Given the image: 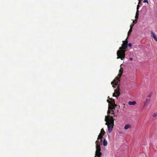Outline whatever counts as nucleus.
Returning <instances> with one entry per match:
<instances>
[{
	"label": "nucleus",
	"mask_w": 157,
	"mask_h": 157,
	"mask_svg": "<svg viewBox=\"0 0 157 157\" xmlns=\"http://www.w3.org/2000/svg\"><path fill=\"white\" fill-rule=\"evenodd\" d=\"M108 116H105V121L106 122L105 124L107 125L108 132L110 133L112 131L114 125V121L115 119H113V117L117 116L114 113L113 110H108L107 111Z\"/></svg>",
	"instance_id": "nucleus-1"
},
{
	"label": "nucleus",
	"mask_w": 157,
	"mask_h": 157,
	"mask_svg": "<svg viewBox=\"0 0 157 157\" xmlns=\"http://www.w3.org/2000/svg\"><path fill=\"white\" fill-rule=\"evenodd\" d=\"M124 41H123L122 46L119 48V49L117 52V59L120 58L122 60H123L125 57V52L128 48V41L127 38Z\"/></svg>",
	"instance_id": "nucleus-2"
},
{
	"label": "nucleus",
	"mask_w": 157,
	"mask_h": 157,
	"mask_svg": "<svg viewBox=\"0 0 157 157\" xmlns=\"http://www.w3.org/2000/svg\"><path fill=\"white\" fill-rule=\"evenodd\" d=\"M121 68L119 70V73L118 75V77H116L111 82V84L112 85V86L114 88H115V85L117 86L118 83L120 82V78L122 75L123 70V68L121 67Z\"/></svg>",
	"instance_id": "nucleus-3"
},
{
	"label": "nucleus",
	"mask_w": 157,
	"mask_h": 157,
	"mask_svg": "<svg viewBox=\"0 0 157 157\" xmlns=\"http://www.w3.org/2000/svg\"><path fill=\"white\" fill-rule=\"evenodd\" d=\"M107 101L109 103L108 110L114 109L117 106V105L115 104V101L113 99H111V101L107 100Z\"/></svg>",
	"instance_id": "nucleus-4"
},
{
	"label": "nucleus",
	"mask_w": 157,
	"mask_h": 157,
	"mask_svg": "<svg viewBox=\"0 0 157 157\" xmlns=\"http://www.w3.org/2000/svg\"><path fill=\"white\" fill-rule=\"evenodd\" d=\"M96 151L95 152H100L101 150L100 145L102 144L101 142L97 140L96 142Z\"/></svg>",
	"instance_id": "nucleus-5"
},
{
	"label": "nucleus",
	"mask_w": 157,
	"mask_h": 157,
	"mask_svg": "<svg viewBox=\"0 0 157 157\" xmlns=\"http://www.w3.org/2000/svg\"><path fill=\"white\" fill-rule=\"evenodd\" d=\"M120 90L119 86H118L117 89L115 90L113 94V96L117 97L119 96L120 94Z\"/></svg>",
	"instance_id": "nucleus-6"
},
{
	"label": "nucleus",
	"mask_w": 157,
	"mask_h": 157,
	"mask_svg": "<svg viewBox=\"0 0 157 157\" xmlns=\"http://www.w3.org/2000/svg\"><path fill=\"white\" fill-rule=\"evenodd\" d=\"M150 100V98H146V101L144 102V106H145L148 105Z\"/></svg>",
	"instance_id": "nucleus-7"
},
{
	"label": "nucleus",
	"mask_w": 157,
	"mask_h": 157,
	"mask_svg": "<svg viewBox=\"0 0 157 157\" xmlns=\"http://www.w3.org/2000/svg\"><path fill=\"white\" fill-rule=\"evenodd\" d=\"M151 33L152 35V36L154 38L155 41L157 42V37L155 35L154 33L152 31H151Z\"/></svg>",
	"instance_id": "nucleus-8"
},
{
	"label": "nucleus",
	"mask_w": 157,
	"mask_h": 157,
	"mask_svg": "<svg viewBox=\"0 0 157 157\" xmlns=\"http://www.w3.org/2000/svg\"><path fill=\"white\" fill-rule=\"evenodd\" d=\"M132 126L131 125L129 124H127L124 127V128L125 129H127L128 128H131Z\"/></svg>",
	"instance_id": "nucleus-9"
},
{
	"label": "nucleus",
	"mask_w": 157,
	"mask_h": 157,
	"mask_svg": "<svg viewBox=\"0 0 157 157\" xmlns=\"http://www.w3.org/2000/svg\"><path fill=\"white\" fill-rule=\"evenodd\" d=\"M102 155L101 153L100 152H95V157H101Z\"/></svg>",
	"instance_id": "nucleus-10"
},
{
	"label": "nucleus",
	"mask_w": 157,
	"mask_h": 157,
	"mask_svg": "<svg viewBox=\"0 0 157 157\" xmlns=\"http://www.w3.org/2000/svg\"><path fill=\"white\" fill-rule=\"evenodd\" d=\"M103 135H102L101 134H99V135L98 136L97 140H99V139H100V142H101V139L103 138Z\"/></svg>",
	"instance_id": "nucleus-11"
},
{
	"label": "nucleus",
	"mask_w": 157,
	"mask_h": 157,
	"mask_svg": "<svg viewBox=\"0 0 157 157\" xmlns=\"http://www.w3.org/2000/svg\"><path fill=\"white\" fill-rule=\"evenodd\" d=\"M136 103V102L135 101H130L128 102V104L130 105H135Z\"/></svg>",
	"instance_id": "nucleus-12"
},
{
	"label": "nucleus",
	"mask_w": 157,
	"mask_h": 157,
	"mask_svg": "<svg viewBox=\"0 0 157 157\" xmlns=\"http://www.w3.org/2000/svg\"><path fill=\"white\" fill-rule=\"evenodd\" d=\"M107 144V140L104 139V141H103V145L104 146H106Z\"/></svg>",
	"instance_id": "nucleus-13"
},
{
	"label": "nucleus",
	"mask_w": 157,
	"mask_h": 157,
	"mask_svg": "<svg viewBox=\"0 0 157 157\" xmlns=\"http://www.w3.org/2000/svg\"><path fill=\"white\" fill-rule=\"evenodd\" d=\"M138 17H139V10H137V11H136V16H135V18H136V19H137V18H138Z\"/></svg>",
	"instance_id": "nucleus-14"
},
{
	"label": "nucleus",
	"mask_w": 157,
	"mask_h": 157,
	"mask_svg": "<svg viewBox=\"0 0 157 157\" xmlns=\"http://www.w3.org/2000/svg\"><path fill=\"white\" fill-rule=\"evenodd\" d=\"M105 132L103 128L101 130V132L100 133L102 135H104L105 134Z\"/></svg>",
	"instance_id": "nucleus-15"
},
{
	"label": "nucleus",
	"mask_w": 157,
	"mask_h": 157,
	"mask_svg": "<svg viewBox=\"0 0 157 157\" xmlns=\"http://www.w3.org/2000/svg\"><path fill=\"white\" fill-rule=\"evenodd\" d=\"M132 31V28H130L129 31L128 32V36H129L131 33Z\"/></svg>",
	"instance_id": "nucleus-16"
},
{
	"label": "nucleus",
	"mask_w": 157,
	"mask_h": 157,
	"mask_svg": "<svg viewBox=\"0 0 157 157\" xmlns=\"http://www.w3.org/2000/svg\"><path fill=\"white\" fill-rule=\"evenodd\" d=\"M152 95V93L151 92L150 94H148V95L147 96V97L150 98L151 97Z\"/></svg>",
	"instance_id": "nucleus-17"
},
{
	"label": "nucleus",
	"mask_w": 157,
	"mask_h": 157,
	"mask_svg": "<svg viewBox=\"0 0 157 157\" xmlns=\"http://www.w3.org/2000/svg\"><path fill=\"white\" fill-rule=\"evenodd\" d=\"M144 3H147L148 4V2L147 0H144L143 1Z\"/></svg>",
	"instance_id": "nucleus-18"
},
{
	"label": "nucleus",
	"mask_w": 157,
	"mask_h": 157,
	"mask_svg": "<svg viewBox=\"0 0 157 157\" xmlns=\"http://www.w3.org/2000/svg\"><path fill=\"white\" fill-rule=\"evenodd\" d=\"M137 22V19H135L134 21H133V23L136 24Z\"/></svg>",
	"instance_id": "nucleus-19"
},
{
	"label": "nucleus",
	"mask_w": 157,
	"mask_h": 157,
	"mask_svg": "<svg viewBox=\"0 0 157 157\" xmlns=\"http://www.w3.org/2000/svg\"><path fill=\"white\" fill-rule=\"evenodd\" d=\"M128 45L129 47H131L132 46V44L131 43H129L128 44Z\"/></svg>",
	"instance_id": "nucleus-20"
},
{
	"label": "nucleus",
	"mask_w": 157,
	"mask_h": 157,
	"mask_svg": "<svg viewBox=\"0 0 157 157\" xmlns=\"http://www.w3.org/2000/svg\"><path fill=\"white\" fill-rule=\"evenodd\" d=\"M157 114H154L153 115V117H155L156 116H157Z\"/></svg>",
	"instance_id": "nucleus-21"
},
{
	"label": "nucleus",
	"mask_w": 157,
	"mask_h": 157,
	"mask_svg": "<svg viewBox=\"0 0 157 157\" xmlns=\"http://www.w3.org/2000/svg\"><path fill=\"white\" fill-rule=\"evenodd\" d=\"M133 25H134V24H132V25H131V26H130V28H132V29L133 26Z\"/></svg>",
	"instance_id": "nucleus-22"
},
{
	"label": "nucleus",
	"mask_w": 157,
	"mask_h": 157,
	"mask_svg": "<svg viewBox=\"0 0 157 157\" xmlns=\"http://www.w3.org/2000/svg\"><path fill=\"white\" fill-rule=\"evenodd\" d=\"M139 5H138L137 6V10H138V9H139Z\"/></svg>",
	"instance_id": "nucleus-23"
},
{
	"label": "nucleus",
	"mask_w": 157,
	"mask_h": 157,
	"mask_svg": "<svg viewBox=\"0 0 157 157\" xmlns=\"http://www.w3.org/2000/svg\"><path fill=\"white\" fill-rule=\"evenodd\" d=\"M141 1H139L138 4L139 5L140 4H141Z\"/></svg>",
	"instance_id": "nucleus-24"
},
{
	"label": "nucleus",
	"mask_w": 157,
	"mask_h": 157,
	"mask_svg": "<svg viewBox=\"0 0 157 157\" xmlns=\"http://www.w3.org/2000/svg\"><path fill=\"white\" fill-rule=\"evenodd\" d=\"M129 59L131 61H132L133 60V58H132V57L130 58Z\"/></svg>",
	"instance_id": "nucleus-25"
},
{
	"label": "nucleus",
	"mask_w": 157,
	"mask_h": 157,
	"mask_svg": "<svg viewBox=\"0 0 157 157\" xmlns=\"http://www.w3.org/2000/svg\"><path fill=\"white\" fill-rule=\"evenodd\" d=\"M109 128H110H110H111V126L109 127Z\"/></svg>",
	"instance_id": "nucleus-26"
},
{
	"label": "nucleus",
	"mask_w": 157,
	"mask_h": 157,
	"mask_svg": "<svg viewBox=\"0 0 157 157\" xmlns=\"http://www.w3.org/2000/svg\"><path fill=\"white\" fill-rule=\"evenodd\" d=\"M139 0V1H142V0Z\"/></svg>",
	"instance_id": "nucleus-27"
}]
</instances>
